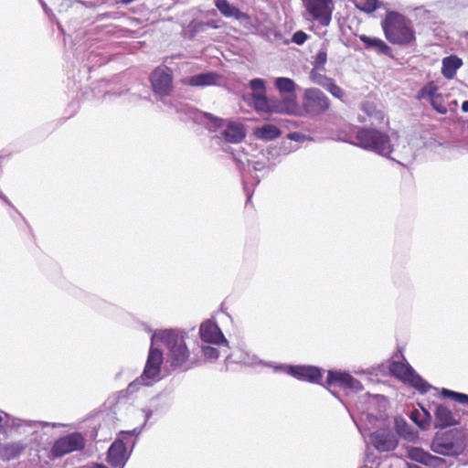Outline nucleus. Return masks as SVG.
<instances>
[{
	"label": "nucleus",
	"instance_id": "obj_7",
	"mask_svg": "<svg viewBox=\"0 0 468 468\" xmlns=\"http://www.w3.org/2000/svg\"><path fill=\"white\" fill-rule=\"evenodd\" d=\"M388 369L392 376L405 383H409L421 393H425L431 388V385L423 380L409 365L393 361L390 363Z\"/></svg>",
	"mask_w": 468,
	"mask_h": 468
},
{
	"label": "nucleus",
	"instance_id": "obj_8",
	"mask_svg": "<svg viewBox=\"0 0 468 468\" xmlns=\"http://www.w3.org/2000/svg\"><path fill=\"white\" fill-rule=\"evenodd\" d=\"M86 441L80 432H72L56 440L50 453L54 458H59L73 452L82 451Z\"/></svg>",
	"mask_w": 468,
	"mask_h": 468
},
{
	"label": "nucleus",
	"instance_id": "obj_28",
	"mask_svg": "<svg viewBox=\"0 0 468 468\" xmlns=\"http://www.w3.org/2000/svg\"><path fill=\"white\" fill-rule=\"evenodd\" d=\"M309 77H310V80H312V82L321 86L324 89H325V87L328 85V83L332 80L331 78H328L324 74H322L319 71V69H313L310 71V76Z\"/></svg>",
	"mask_w": 468,
	"mask_h": 468
},
{
	"label": "nucleus",
	"instance_id": "obj_39",
	"mask_svg": "<svg viewBox=\"0 0 468 468\" xmlns=\"http://www.w3.org/2000/svg\"><path fill=\"white\" fill-rule=\"evenodd\" d=\"M218 122H219L218 125V126H219V125H221L222 120H218Z\"/></svg>",
	"mask_w": 468,
	"mask_h": 468
},
{
	"label": "nucleus",
	"instance_id": "obj_10",
	"mask_svg": "<svg viewBox=\"0 0 468 468\" xmlns=\"http://www.w3.org/2000/svg\"><path fill=\"white\" fill-rule=\"evenodd\" d=\"M164 361L163 352L156 348L151 347L149 350L148 357L146 360V364L143 374L140 378L136 379L134 382L131 383L128 387V389L131 391L137 386L138 382L141 380H154L159 377L161 371V366Z\"/></svg>",
	"mask_w": 468,
	"mask_h": 468
},
{
	"label": "nucleus",
	"instance_id": "obj_22",
	"mask_svg": "<svg viewBox=\"0 0 468 468\" xmlns=\"http://www.w3.org/2000/svg\"><path fill=\"white\" fill-rule=\"evenodd\" d=\"M463 60L455 55L442 59L441 74L448 80L453 79L456 71L462 67Z\"/></svg>",
	"mask_w": 468,
	"mask_h": 468
},
{
	"label": "nucleus",
	"instance_id": "obj_1",
	"mask_svg": "<svg viewBox=\"0 0 468 468\" xmlns=\"http://www.w3.org/2000/svg\"><path fill=\"white\" fill-rule=\"evenodd\" d=\"M387 40L398 46H411L416 43V32L412 22L396 11H388L381 22Z\"/></svg>",
	"mask_w": 468,
	"mask_h": 468
},
{
	"label": "nucleus",
	"instance_id": "obj_36",
	"mask_svg": "<svg viewBox=\"0 0 468 468\" xmlns=\"http://www.w3.org/2000/svg\"><path fill=\"white\" fill-rule=\"evenodd\" d=\"M203 354L206 357L210 359H216L219 356L218 350L216 347L209 346L203 347Z\"/></svg>",
	"mask_w": 468,
	"mask_h": 468
},
{
	"label": "nucleus",
	"instance_id": "obj_15",
	"mask_svg": "<svg viewBox=\"0 0 468 468\" xmlns=\"http://www.w3.org/2000/svg\"><path fill=\"white\" fill-rule=\"evenodd\" d=\"M289 373L295 378L310 383L319 384L322 379V371L314 366H291Z\"/></svg>",
	"mask_w": 468,
	"mask_h": 468
},
{
	"label": "nucleus",
	"instance_id": "obj_34",
	"mask_svg": "<svg viewBox=\"0 0 468 468\" xmlns=\"http://www.w3.org/2000/svg\"><path fill=\"white\" fill-rule=\"evenodd\" d=\"M327 60V54L325 51H319L314 58V69H323Z\"/></svg>",
	"mask_w": 468,
	"mask_h": 468
},
{
	"label": "nucleus",
	"instance_id": "obj_27",
	"mask_svg": "<svg viewBox=\"0 0 468 468\" xmlns=\"http://www.w3.org/2000/svg\"><path fill=\"white\" fill-rule=\"evenodd\" d=\"M275 85L281 92L288 93V96L285 98H292L293 96L296 101V96L294 94L295 83L292 80L289 78H278L275 81Z\"/></svg>",
	"mask_w": 468,
	"mask_h": 468
},
{
	"label": "nucleus",
	"instance_id": "obj_26",
	"mask_svg": "<svg viewBox=\"0 0 468 468\" xmlns=\"http://www.w3.org/2000/svg\"><path fill=\"white\" fill-rule=\"evenodd\" d=\"M26 449V445L21 442H11L2 447V454L8 460L18 457Z\"/></svg>",
	"mask_w": 468,
	"mask_h": 468
},
{
	"label": "nucleus",
	"instance_id": "obj_16",
	"mask_svg": "<svg viewBox=\"0 0 468 468\" xmlns=\"http://www.w3.org/2000/svg\"><path fill=\"white\" fill-rule=\"evenodd\" d=\"M127 460V451L122 440H115L107 452V463L114 467H122Z\"/></svg>",
	"mask_w": 468,
	"mask_h": 468
},
{
	"label": "nucleus",
	"instance_id": "obj_30",
	"mask_svg": "<svg viewBox=\"0 0 468 468\" xmlns=\"http://www.w3.org/2000/svg\"><path fill=\"white\" fill-rule=\"evenodd\" d=\"M441 395L446 398L452 399L456 402L460 404H467L468 403V395L463 393L455 392L447 388H442Z\"/></svg>",
	"mask_w": 468,
	"mask_h": 468
},
{
	"label": "nucleus",
	"instance_id": "obj_31",
	"mask_svg": "<svg viewBox=\"0 0 468 468\" xmlns=\"http://www.w3.org/2000/svg\"><path fill=\"white\" fill-rule=\"evenodd\" d=\"M423 413L426 416V420L420 419V412L416 410H413L410 413V419L413 422H415L420 428L424 429L426 425H429L430 422V414L427 410H423Z\"/></svg>",
	"mask_w": 468,
	"mask_h": 468
},
{
	"label": "nucleus",
	"instance_id": "obj_23",
	"mask_svg": "<svg viewBox=\"0 0 468 468\" xmlns=\"http://www.w3.org/2000/svg\"><path fill=\"white\" fill-rule=\"evenodd\" d=\"M359 39L364 43L367 48H375L378 53L390 55V47L382 39L361 35Z\"/></svg>",
	"mask_w": 468,
	"mask_h": 468
},
{
	"label": "nucleus",
	"instance_id": "obj_35",
	"mask_svg": "<svg viewBox=\"0 0 468 468\" xmlns=\"http://www.w3.org/2000/svg\"><path fill=\"white\" fill-rule=\"evenodd\" d=\"M308 38L305 32L299 30L292 35V40L297 45H303Z\"/></svg>",
	"mask_w": 468,
	"mask_h": 468
},
{
	"label": "nucleus",
	"instance_id": "obj_25",
	"mask_svg": "<svg viewBox=\"0 0 468 468\" xmlns=\"http://www.w3.org/2000/svg\"><path fill=\"white\" fill-rule=\"evenodd\" d=\"M282 134L281 130L273 124H265L254 130V135L265 141L274 140Z\"/></svg>",
	"mask_w": 468,
	"mask_h": 468
},
{
	"label": "nucleus",
	"instance_id": "obj_32",
	"mask_svg": "<svg viewBox=\"0 0 468 468\" xmlns=\"http://www.w3.org/2000/svg\"><path fill=\"white\" fill-rule=\"evenodd\" d=\"M328 92H330L334 97L342 100L345 96L344 90L335 83V81L332 79L325 89Z\"/></svg>",
	"mask_w": 468,
	"mask_h": 468
},
{
	"label": "nucleus",
	"instance_id": "obj_19",
	"mask_svg": "<svg viewBox=\"0 0 468 468\" xmlns=\"http://www.w3.org/2000/svg\"><path fill=\"white\" fill-rule=\"evenodd\" d=\"M218 76L215 72H207L191 76L182 80L183 84L192 87H206L215 85Z\"/></svg>",
	"mask_w": 468,
	"mask_h": 468
},
{
	"label": "nucleus",
	"instance_id": "obj_24",
	"mask_svg": "<svg viewBox=\"0 0 468 468\" xmlns=\"http://www.w3.org/2000/svg\"><path fill=\"white\" fill-rule=\"evenodd\" d=\"M435 419L439 427H449L456 423L451 410L443 405H439L435 410Z\"/></svg>",
	"mask_w": 468,
	"mask_h": 468
},
{
	"label": "nucleus",
	"instance_id": "obj_2",
	"mask_svg": "<svg viewBox=\"0 0 468 468\" xmlns=\"http://www.w3.org/2000/svg\"><path fill=\"white\" fill-rule=\"evenodd\" d=\"M161 340L169 349L168 361L173 368L187 370L193 367L194 361L190 359V351L185 341V335L177 330H165L162 332Z\"/></svg>",
	"mask_w": 468,
	"mask_h": 468
},
{
	"label": "nucleus",
	"instance_id": "obj_33",
	"mask_svg": "<svg viewBox=\"0 0 468 468\" xmlns=\"http://www.w3.org/2000/svg\"><path fill=\"white\" fill-rule=\"evenodd\" d=\"M250 86L253 94H265V83L261 79H253L250 80Z\"/></svg>",
	"mask_w": 468,
	"mask_h": 468
},
{
	"label": "nucleus",
	"instance_id": "obj_11",
	"mask_svg": "<svg viewBox=\"0 0 468 468\" xmlns=\"http://www.w3.org/2000/svg\"><path fill=\"white\" fill-rule=\"evenodd\" d=\"M418 100L428 99L433 110L441 114H445L448 112L445 105V96L439 92L438 85L433 81L426 83L417 93Z\"/></svg>",
	"mask_w": 468,
	"mask_h": 468
},
{
	"label": "nucleus",
	"instance_id": "obj_29",
	"mask_svg": "<svg viewBox=\"0 0 468 468\" xmlns=\"http://www.w3.org/2000/svg\"><path fill=\"white\" fill-rule=\"evenodd\" d=\"M356 6L367 13H371L378 7V0H356Z\"/></svg>",
	"mask_w": 468,
	"mask_h": 468
},
{
	"label": "nucleus",
	"instance_id": "obj_13",
	"mask_svg": "<svg viewBox=\"0 0 468 468\" xmlns=\"http://www.w3.org/2000/svg\"><path fill=\"white\" fill-rule=\"evenodd\" d=\"M373 446L379 452H389L398 445V440L392 431L380 429L370 435Z\"/></svg>",
	"mask_w": 468,
	"mask_h": 468
},
{
	"label": "nucleus",
	"instance_id": "obj_38",
	"mask_svg": "<svg viewBox=\"0 0 468 468\" xmlns=\"http://www.w3.org/2000/svg\"><path fill=\"white\" fill-rule=\"evenodd\" d=\"M0 198H2V199H4V200H5V196H3V194H2V193H0Z\"/></svg>",
	"mask_w": 468,
	"mask_h": 468
},
{
	"label": "nucleus",
	"instance_id": "obj_37",
	"mask_svg": "<svg viewBox=\"0 0 468 468\" xmlns=\"http://www.w3.org/2000/svg\"><path fill=\"white\" fill-rule=\"evenodd\" d=\"M462 110L464 112H468V101H465L462 104Z\"/></svg>",
	"mask_w": 468,
	"mask_h": 468
},
{
	"label": "nucleus",
	"instance_id": "obj_18",
	"mask_svg": "<svg viewBox=\"0 0 468 468\" xmlns=\"http://www.w3.org/2000/svg\"><path fill=\"white\" fill-rule=\"evenodd\" d=\"M359 382L350 374L340 371H328L326 385H337L344 389H354Z\"/></svg>",
	"mask_w": 468,
	"mask_h": 468
},
{
	"label": "nucleus",
	"instance_id": "obj_4",
	"mask_svg": "<svg viewBox=\"0 0 468 468\" xmlns=\"http://www.w3.org/2000/svg\"><path fill=\"white\" fill-rule=\"evenodd\" d=\"M464 447L463 432L458 429L437 433L431 445L432 452L441 455H458Z\"/></svg>",
	"mask_w": 468,
	"mask_h": 468
},
{
	"label": "nucleus",
	"instance_id": "obj_6",
	"mask_svg": "<svg viewBox=\"0 0 468 468\" xmlns=\"http://www.w3.org/2000/svg\"><path fill=\"white\" fill-rule=\"evenodd\" d=\"M254 109L258 112L296 114L298 104L293 96L282 101L268 99L265 94H252Z\"/></svg>",
	"mask_w": 468,
	"mask_h": 468
},
{
	"label": "nucleus",
	"instance_id": "obj_14",
	"mask_svg": "<svg viewBox=\"0 0 468 468\" xmlns=\"http://www.w3.org/2000/svg\"><path fill=\"white\" fill-rule=\"evenodd\" d=\"M408 457L412 461L433 468H441L446 465V461L443 458L431 455L418 447L410 448Z\"/></svg>",
	"mask_w": 468,
	"mask_h": 468
},
{
	"label": "nucleus",
	"instance_id": "obj_20",
	"mask_svg": "<svg viewBox=\"0 0 468 468\" xmlns=\"http://www.w3.org/2000/svg\"><path fill=\"white\" fill-rule=\"evenodd\" d=\"M222 135L226 142L239 144L245 138L246 130L241 123L229 122L223 131Z\"/></svg>",
	"mask_w": 468,
	"mask_h": 468
},
{
	"label": "nucleus",
	"instance_id": "obj_3",
	"mask_svg": "<svg viewBox=\"0 0 468 468\" xmlns=\"http://www.w3.org/2000/svg\"><path fill=\"white\" fill-rule=\"evenodd\" d=\"M356 140L357 146L384 156H388L392 152L389 135L374 128L359 129Z\"/></svg>",
	"mask_w": 468,
	"mask_h": 468
},
{
	"label": "nucleus",
	"instance_id": "obj_21",
	"mask_svg": "<svg viewBox=\"0 0 468 468\" xmlns=\"http://www.w3.org/2000/svg\"><path fill=\"white\" fill-rule=\"evenodd\" d=\"M215 5L226 17H234L237 20H248L250 16L238 7L231 5L228 0H216Z\"/></svg>",
	"mask_w": 468,
	"mask_h": 468
},
{
	"label": "nucleus",
	"instance_id": "obj_9",
	"mask_svg": "<svg viewBox=\"0 0 468 468\" xmlns=\"http://www.w3.org/2000/svg\"><path fill=\"white\" fill-rule=\"evenodd\" d=\"M173 70L165 66L156 67L150 75L151 87L154 94L167 97L174 89Z\"/></svg>",
	"mask_w": 468,
	"mask_h": 468
},
{
	"label": "nucleus",
	"instance_id": "obj_5",
	"mask_svg": "<svg viewBox=\"0 0 468 468\" xmlns=\"http://www.w3.org/2000/svg\"><path fill=\"white\" fill-rule=\"evenodd\" d=\"M331 102L328 97L319 89L310 88L303 92L302 107L295 115L317 117L326 112Z\"/></svg>",
	"mask_w": 468,
	"mask_h": 468
},
{
	"label": "nucleus",
	"instance_id": "obj_17",
	"mask_svg": "<svg viewBox=\"0 0 468 468\" xmlns=\"http://www.w3.org/2000/svg\"><path fill=\"white\" fill-rule=\"evenodd\" d=\"M200 337L204 342L218 345L226 341L219 327L207 320L201 324L199 328Z\"/></svg>",
	"mask_w": 468,
	"mask_h": 468
},
{
	"label": "nucleus",
	"instance_id": "obj_12",
	"mask_svg": "<svg viewBox=\"0 0 468 468\" xmlns=\"http://www.w3.org/2000/svg\"><path fill=\"white\" fill-rule=\"evenodd\" d=\"M302 1L314 20H317L322 26L329 25L332 16V8L330 6L332 0Z\"/></svg>",
	"mask_w": 468,
	"mask_h": 468
}]
</instances>
